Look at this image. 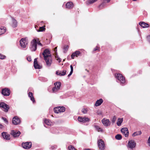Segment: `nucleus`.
I'll list each match as a JSON object with an SVG mask.
<instances>
[{"label":"nucleus","mask_w":150,"mask_h":150,"mask_svg":"<svg viewBox=\"0 0 150 150\" xmlns=\"http://www.w3.org/2000/svg\"><path fill=\"white\" fill-rule=\"evenodd\" d=\"M85 2L86 5H89L94 3V0H87Z\"/></svg>","instance_id":"cd10ccee"},{"label":"nucleus","mask_w":150,"mask_h":150,"mask_svg":"<svg viewBox=\"0 0 150 150\" xmlns=\"http://www.w3.org/2000/svg\"><path fill=\"white\" fill-rule=\"evenodd\" d=\"M20 45L23 48H25L28 44V41L26 38H22L20 41Z\"/></svg>","instance_id":"9d476101"},{"label":"nucleus","mask_w":150,"mask_h":150,"mask_svg":"<svg viewBox=\"0 0 150 150\" xmlns=\"http://www.w3.org/2000/svg\"><path fill=\"white\" fill-rule=\"evenodd\" d=\"M69 47V45H65L63 47V50H64V52H65L68 50Z\"/></svg>","instance_id":"473e14b6"},{"label":"nucleus","mask_w":150,"mask_h":150,"mask_svg":"<svg viewBox=\"0 0 150 150\" xmlns=\"http://www.w3.org/2000/svg\"><path fill=\"white\" fill-rule=\"evenodd\" d=\"M97 1V0H94V2H95V1Z\"/></svg>","instance_id":"5fc2aeb1"},{"label":"nucleus","mask_w":150,"mask_h":150,"mask_svg":"<svg viewBox=\"0 0 150 150\" xmlns=\"http://www.w3.org/2000/svg\"><path fill=\"white\" fill-rule=\"evenodd\" d=\"M70 68L71 70V71L70 73V74L68 76V77H69L71 75L73 72V67L72 65H70Z\"/></svg>","instance_id":"e433bc0d"},{"label":"nucleus","mask_w":150,"mask_h":150,"mask_svg":"<svg viewBox=\"0 0 150 150\" xmlns=\"http://www.w3.org/2000/svg\"><path fill=\"white\" fill-rule=\"evenodd\" d=\"M34 67L35 69H40L42 68V66L38 64L37 61V59L35 58L34 61Z\"/></svg>","instance_id":"f8f14e48"},{"label":"nucleus","mask_w":150,"mask_h":150,"mask_svg":"<svg viewBox=\"0 0 150 150\" xmlns=\"http://www.w3.org/2000/svg\"><path fill=\"white\" fill-rule=\"evenodd\" d=\"M37 44L41 47L42 46V44L40 43L38 38L34 39L31 42V49L32 51H35L36 50Z\"/></svg>","instance_id":"f03ea898"},{"label":"nucleus","mask_w":150,"mask_h":150,"mask_svg":"<svg viewBox=\"0 0 150 150\" xmlns=\"http://www.w3.org/2000/svg\"><path fill=\"white\" fill-rule=\"evenodd\" d=\"M122 136L121 135L117 134L115 136V138L117 140H120L122 139Z\"/></svg>","instance_id":"f704fd0d"},{"label":"nucleus","mask_w":150,"mask_h":150,"mask_svg":"<svg viewBox=\"0 0 150 150\" xmlns=\"http://www.w3.org/2000/svg\"><path fill=\"white\" fill-rule=\"evenodd\" d=\"M147 41L150 43V35H149L147 36Z\"/></svg>","instance_id":"a18cd8bd"},{"label":"nucleus","mask_w":150,"mask_h":150,"mask_svg":"<svg viewBox=\"0 0 150 150\" xmlns=\"http://www.w3.org/2000/svg\"><path fill=\"white\" fill-rule=\"evenodd\" d=\"M121 132L126 137H127L129 135V131L127 127H124L121 129Z\"/></svg>","instance_id":"ddd939ff"},{"label":"nucleus","mask_w":150,"mask_h":150,"mask_svg":"<svg viewBox=\"0 0 150 150\" xmlns=\"http://www.w3.org/2000/svg\"><path fill=\"white\" fill-rule=\"evenodd\" d=\"M3 127V125L0 124V129H2Z\"/></svg>","instance_id":"3c124183"},{"label":"nucleus","mask_w":150,"mask_h":150,"mask_svg":"<svg viewBox=\"0 0 150 150\" xmlns=\"http://www.w3.org/2000/svg\"><path fill=\"white\" fill-rule=\"evenodd\" d=\"M107 3L103 1L102 3L98 7L100 9H102L106 6Z\"/></svg>","instance_id":"bb28decb"},{"label":"nucleus","mask_w":150,"mask_h":150,"mask_svg":"<svg viewBox=\"0 0 150 150\" xmlns=\"http://www.w3.org/2000/svg\"><path fill=\"white\" fill-rule=\"evenodd\" d=\"M13 26L14 27H15L17 26V22L16 20H13Z\"/></svg>","instance_id":"4c0bfd02"},{"label":"nucleus","mask_w":150,"mask_h":150,"mask_svg":"<svg viewBox=\"0 0 150 150\" xmlns=\"http://www.w3.org/2000/svg\"><path fill=\"white\" fill-rule=\"evenodd\" d=\"M65 6L66 8L70 9L73 8L74 6L72 2H69L66 4Z\"/></svg>","instance_id":"aec40b11"},{"label":"nucleus","mask_w":150,"mask_h":150,"mask_svg":"<svg viewBox=\"0 0 150 150\" xmlns=\"http://www.w3.org/2000/svg\"><path fill=\"white\" fill-rule=\"evenodd\" d=\"M45 25H44L43 26L40 27L39 30L38 31V32H42L44 31L45 30Z\"/></svg>","instance_id":"7c9ffc66"},{"label":"nucleus","mask_w":150,"mask_h":150,"mask_svg":"<svg viewBox=\"0 0 150 150\" xmlns=\"http://www.w3.org/2000/svg\"><path fill=\"white\" fill-rule=\"evenodd\" d=\"M78 120L79 122L83 123L89 121V119L87 117H79L78 118Z\"/></svg>","instance_id":"f3484780"},{"label":"nucleus","mask_w":150,"mask_h":150,"mask_svg":"<svg viewBox=\"0 0 150 150\" xmlns=\"http://www.w3.org/2000/svg\"><path fill=\"white\" fill-rule=\"evenodd\" d=\"M55 86L52 89L53 93H55L59 90L61 86V83L60 82H57L54 83Z\"/></svg>","instance_id":"423d86ee"},{"label":"nucleus","mask_w":150,"mask_h":150,"mask_svg":"<svg viewBox=\"0 0 150 150\" xmlns=\"http://www.w3.org/2000/svg\"><path fill=\"white\" fill-rule=\"evenodd\" d=\"M56 146H52L51 147V148L53 150L56 148Z\"/></svg>","instance_id":"09e8293b"},{"label":"nucleus","mask_w":150,"mask_h":150,"mask_svg":"<svg viewBox=\"0 0 150 150\" xmlns=\"http://www.w3.org/2000/svg\"><path fill=\"white\" fill-rule=\"evenodd\" d=\"M139 25L143 28L147 27L149 26V25L148 24L143 22H140L139 23Z\"/></svg>","instance_id":"5701e85b"},{"label":"nucleus","mask_w":150,"mask_h":150,"mask_svg":"<svg viewBox=\"0 0 150 150\" xmlns=\"http://www.w3.org/2000/svg\"><path fill=\"white\" fill-rule=\"evenodd\" d=\"M68 149L69 150H76L74 147L72 145L68 146Z\"/></svg>","instance_id":"c9c22d12"},{"label":"nucleus","mask_w":150,"mask_h":150,"mask_svg":"<svg viewBox=\"0 0 150 150\" xmlns=\"http://www.w3.org/2000/svg\"><path fill=\"white\" fill-rule=\"evenodd\" d=\"M81 52L79 51H76L73 52L71 55V58L72 59H74L75 57H77L78 56H81Z\"/></svg>","instance_id":"dca6fc26"},{"label":"nucleus","mask_w":150,"mask_h":150,"mask_svg":"<svg viewBox=\"0 0 150 150\" xmlns=\"http://www.w3.org/2000/svg\"><path fill=\"white\" fill-rule=\"evenodd\" d=\"M0 108L6 112H8L10 109L9 106L4 102H0Z\"/></svg>","instance_id":"20e7f679"},{"label":"nucleus","mask_w":150,"mask_h":150,"mask_svg":"<svg viewBox=\"0 0 150 150\" xmlns=\"http://www.w3.org/2000/svg\"><path fill=\"white\" fill-rule=\"evenodd\" d=\"M2 119L4 121L6 124H8V122L7 119L4 117H2Z\"/></svg>","instance_id":"a19ab883"},{"label":"nucleus","mask_w":150,"mask_h":150,"mask_svg":"<svg viewBox=\"0 0 150 150\" xmlns=\"http://www.w3.org/2000/svg\"><path fill=\"white\" fill-rule=\"evenodd\" d=\"M11 91L8 88H3L1 90V93L4 96H8L10 94Z\"/></svg>","instance_id":"6e6552de"},{"label":"nucleus","mask_w":150,"mask_h":150,"mask_svg":"<svg viewBox=\"0 0 150 150\" xmlns=\"http://www.w3.org/2000/svg\"><path fill=\"white\" fill-rule=\"evenodd\" d=\"M98 50L99 51L100 50V47L98 46H97L96 47L94 48V51Z\"/></svg>","instance_id":"79ce46f5"},{"label":"nucleus","mask_w":150,"mask_h":150,"mask_svg":"<svg viewBox=\"0 0 150 150\" xmlns=\"http://www.w3.org/2000/svg\"><path fill=\"white\" fill-rule=\"evenodd\" d=\"M29 97L30 98V100L32 101L33 103L35 102V100L33 96V93L31 92H30L28 94Z\"/></svg>","instance_id":"b1692460"},{"label":"nucleus","mask_w":150,"mask_h":150,"mask_svg":"<svg viewBox=\"0 0 150 150\" xmlns=\"http://www.w3.org/2000/svg\"><path fill=\"white\" fill-rule=\"evenodd\" d=\"M97 114L99 115H102V112L100 110H98L97 112Z\"/></svg>","instance_id":"37998d69"},{"label":"nucleus","mask_w":150,"mask_h":150,"mask_svg":"<svg viewBox=\"0 0 150 150\" xmlns=\"http://www.w3.org/2000/svg\"><path fill=\"white\" fill-rule=\"evenodd\" d=\"M42 54L46 65L48 67L50 66L52 63V59L49 50L48 49L45 50L42 53Z\"/></svg>","instance_id":"f257e3e1"},{"label":"nucleus","mask_w":150,"mask_h":150,"mask_svg":"<svg viewBox=\"0 0 150 150\" xmlns=\"http://www.w3.org/2000/svg\"><path fill=\"white\" fill-rule=\"evenodd\" d=\"M94 127L96 129L98 132H103V130L102 129L100 128V127H99V126H96V125H94Z\"/></svg>","instance_id":"c756f323"},{"label":"nucleus","mask_w":150,"mask_h":150,"mask_svg":"<svg viewBox=\"0 0 150 150\" xmlns=\"http://www.w3.org/2000/svg\"><path fill=\"white\" fill-rule=\"evenodd\" d=\"M123 121V118H118L117 122V124L118 126L121 125Z\"/></svg>","instance_id":"a878e982"},{"label":"nucleus","mask_w":150,"mask_h":150,"mask_svg":"<svg viewBox=\"0 0 150 150\" xmlns=\"http://www.w3.org/2000/svg\"><path fill=\"white\" fill-rule=\"evenodd\" d=\"M57 50V47H55L54 49V51H56Z\"/></svg>","instance_id":"603ef678"},{"label":"nucleus","mask_w":150,"mask_h":150,"mask_svg":"<svg viewBox=\"0 0 150 150\" xmlns=\"http://www.w3.org/2000/svg\"><path fill=\"white\" fill-rule=\"evenodd\" d=\"M27 59L29 62H30L32 60L31 57L30 56L28 57H27Z\"/></svg>","instance_id":"c03bdc74"},{"label":"nucleus","mask_w":150,"mask_h":150,"mask_svg":"<svg viewBox=\"0 0 150 150\" xmlns=\"http://www.w3.org/2000/svg\"><path fill=\"white\" fill-rule=\"evenodd\" d=\"M110 0H102V1L104 2L108 3L110 1Z\"/></svg>","instance_id":"49530a36"},{"label":"nucleus","mask_w":150,"mask_h":150,"mask_svg":"<svg viewBox=\"0 0 150 150\" xmlns=\"http://www.w3.org/2000/svg\"><path fill=\"white\" fill-rule=\"evenodd\" d=\"M142 134L141 131H139L135 132H134L132 134V137H135L136 136L140 135Z\"/></svg>","instance_id":"c85d7f7f"},{"label":"nucleus","mask_w":150,"mask_h":150,"mask_svg":"<svg viewBox=\"0 0 150 150\" xmlns=\"http://www.w3.org/2000/svg\"><path fill=\"white\" fill-rule=\"evenodd\" d=\"M88 111V110L87 108H83L81 110L83 114H86L87 113Z\"/></svg>","instance_id":"72a5a7b5"},{"label":"nucleus","mask_w":150,"mask_h":150,"mask_svg":"<svg viewBox=\"0 0 150 150\" xmlns=\"http://www.w3.org/2000/svg\"><path fill=\"white\" fill-rule=\"evenodd\" d=\"M66 71L65 70H63L62 71L59 72L57 71L56 74L60 76H64L66 74Z\"/></svg>","instance_id":"4be33fe9"},{"label":"nucleus","mask_w":150,"mask_h":150,"mask_svg":"<svg viewBox=\"0 0 150 150\" xmlns=\"http://www.w3.org/2000/svg\"><path fill=\"white\" fill-rule=\"evenodd\" d=\"M116 119V117L115 116H113L111 121L112 123H114L115 122Z\"/></svg>","instance_id":"58836bf2"},{"label":"nucleus","mask_w":150,"mask_h":150,"mask_svg":"<svg viewBox=\"0 0 150 150\" xmlns=\"http://www.w3.org/2000/svg\"><path fill=\"white\" fill-rule=\"evenodd\" d=\"M45 123L48 125H51V122L48 120H45L44 121Z\"/></svg>","instance_id":"2f4dec72"},{"label":"nucleus","mask_w":150,"mask_h":150,"mask_svg":"<svg viewBox=\"0 0 150 150\" xmlns=\"http://www.w3.org/2000/svg\"><path fill=\"white\" fill-rule=\"evenodd\" d=\"M137 0H132V1H136Z\"/></svg>","instance_id":"864d4df0"},{"label":"nucleus","mask_w":150,"mask_h":150,"mask_svg":"<svg viewBox=\"0 0 150 150\" xmlns=\"http://www.w3.org/2000/svg\"><path fill=\"white\" fill-rule=\"evenodd\" d=\"M103 124L105 126L107 127L110 125V122L109 119L103 118L102 120Z\"/></svg>","instance_id":"4468645a"},{"label":"nucleus","mask_w":150,"mask_h":150,"mask_svg":"<svg viewBox=\"0 0 150 150\" xmlns=\"http://www.w3.org/2000/svg\"><path fill=\"white\" fill-rule=\"evenodd\" d=\"M6 56L1 54H0V59H4L6 58Z\"/></svg>","instance_id":"ea45409f"},{"label":"nucleus","mask_w":150,"mask_h":150,"mask_svg":"<svg viewBox=\"0 0 150 150\" xmlns=\"http://www.w3.org/2000/svg\"><path fill=\"white\" fill-rule=\"evenodd\" d=\"M57 60L59 62V63L61 62V59L59 57L57 58Z\"/></svg>","instance_id":"8fccbe9b"},{"label":"nucleus","mask_w":150,"mask_h":150,"mask_svg":"<svg viewBox=\"0 0 150 150\" xmlns=\"http://www.w3.org/2000/svg\"><path fill=\"white\" fill-rule=\"evenodd\" d=\"M136 145V143L133 140H129L128 141L127 147L128 148L133 149Z\"/></svg>","instance_id":"1a4fd4ad"},{"label":"nucleus","mask_w":150,"mask_h":150,"mask_svg":"<svg viewBox=\"0 0 150 150\" xmlns=\"http://www.w3.org/2000/svg\"><path fill=\"white\" fill-rule=\"evenodd\" d=\"M148 143L149 146H150V136L149 138L148 141Z\"/></svg>","instance_id":"de8ad7c7"},{"label":"nucleus","mask_w":150,"mask_h":150,"mask_svg":"<svg viewBox=\"0 0 150 150\" xmlns=\"http://www.w3.org/2000/svg\"><path fill=\"white\" fill-rule=\"evenodd\" d=\"M115 75L117 82L120 83L122 85H125V78L121 74L116 73Z\"/></svg>","instance_id":"7ed1b4c3"},{"label":"nucleus","mask_w":150,"mask_h":150,"mask_svg":"<svg viewBox=\"0 0 150 150\" xmlns=\"http://www.w3.org/2000/svg\"><path fill=\"white\" fill-rule=\"evenodd\" d=\"M20 122V119L17 116H15L13 118L12 123L14 125H17Z\"/></svg>","instance_id":"2eb2a0df"},{"label":"nucleus","mask_w":150,"mask_h":150,"mask_svg":"<svg viewBox=\"0 0 150 150\" xmlns=\"http://www.w3.org/2000/svg\"><path fill=\"white\" fill-rule=\"evenodd\" d=\"M2 136L4 139L6 140L10 139V135L6 132H3L2 133Z\"/></svg>","instance_id":"6ab92c4d"},{"label":"nucleus","mask_w":150,"mask_h":150,"mask_svg":"<svg viewBox=\"0 0 150 150\" xmlns=\"http://www.w3.org/2000/svg\"><path fill=\"white\" fill-rule=\"evenodd\" d=\"M65 110V108L63 106H58L54 108V112L55 113L63 112Z\"/></svg>","instance_id":"0eeeda50"},{"label":"nucleus","mask_w":150,"mask_h":150,"mask_svg":"<svg viewBox=\"0 0 150 150\" xmlns=\"http://www.w3.org/2000/svg\"><path fill=\"white\" fill-rule=\"evenodd\" d=\"M103 100L102 98H100L99 100H97L96 102L94 105L96 106H98L100 105L103 102Z\"/></svg>","instance_id":"412c9836"},{"label":"nucleus","mask_w":150,"mask_h":150,"mask_svg":"<svg viewBox=\"0 0 150 150\" xmlns=\"http://www.w3.org/2000/svg\"><path fill=\"white\" fill-rule=\"evenodd\" d=\"M97 144L99 150H105V145L103 140L102 139H99L98 141Z\"/></svg>","instance_id":"39448f33"},{"label":"nucleus","mask_w":150,"mask_h":150,"mask_svg":"<svg viewBox=\"0 0 150 150\" xmlns=\"http://www.w3.org/2000/svg\"><path fill=\"white\" fill-rule=\"evenodd\" d=\"M6 31V28L5 27H3L0 28V35L4 33Z\"/></svg>","instance_id":"393cba45"},{"label":"nucleus","mask_w":150,"mask_h":150,"mask_svg":"<svg viewBox=\"0 0 150 150\" xmlns=\"http://www.w3.org/2000/svg\"><path fill=\"white\" fill-rule=\"evenodd\" d=\"M11 134L14 137H17L19 136L21 134V132L20 131L17 132L14 130H12Z\"/></svg>","instance_id":"a211bd4d"},{"label":"nucleus","mask_w":150,"mask_h":150,"mask_svg":"<svg viewBox=\"0 0 150 150\" xmlns=\"http://www.w3.org/2000/svg\"><path fill=\"white\" fill-rule=\"evenodd\" d=\"M22 146L24 149H28L31 147L32 143L30 142L23 143L22 144Z\"/></svg>","instance_id":"9b49d317"}]
</instances>
